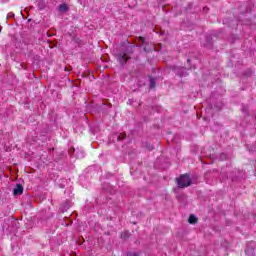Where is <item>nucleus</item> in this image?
I'll list each match as a JSON object with an SVG mask.
<instances>
[{
	"label": "nucleus",
	"mask_w": 256,
	"mask_h": 256,
	"mask_svg": "<svg viewBox=\"0 0 256 256\" xmlns=\"http://www.w3.org/2000/svg\"><path fill=\"white\" fill-rule=\"evenodd\" d=\"M176 183L180 189H183L184 187H189L191 185V177L189 175L184 174L181 175L179 178L176 179Z\"/></svg>",
	"instance_id": "obj_1"
},
{
	"label": "nucleus",
	"mask_w": 256,
	"mask_h": 256,
	"mask_svg": "<svg viewBox=\"0 0 256 256\" xmlns=\"http://www.w3.org/2000/svg\"><path fill=\"white\" fill-rule=\"evenodd\" d=\"M128 57H127V55H122V54H120L119 56H118V61H119V63L121 64V65H124V63H127V61H128Z\"/></svg>",
	"instance_id": "obj_2"
},
{
	"label": "nucleus",
	"mask_w": 256,
	"mask_h": 256,
	"mask_svg": "<svg viewBox=\"0 0 256 256\" xmlns=\"http://www.w3.org/2000/svg\"><path fill=\"white\" fill-rule=\"evenodd\" d=\"M23 193V186L21 184H17L14 188V195H21Z\"/></svg>",
	"instance_id": "obj_3"
},
{
	"label": "nucleus",
	"mask_w": 256,
	"mask_h": 256,
	"mask_svg": "<svg viewBox=\"0 0 256 256\" xmlns=\"http://www.w3.org/2000/svg\"><path fill=\"white\" fill-rule=\"evenodd\" d=\"M197 221V217H195V215H190V217H189V219H188V222L190 223V224H193V223H195Z\"/></svg>",
	"instance_id": "obj_4"
},
{
	"label": "nucleus",
	"mask_w": 256,
	"mask_h": 256,
	"mask_svg": "<svg viewBox=\"0 0 256 256\" xmlns=\"http://www.w3.org/2000/svg\"><path fill=\"white\" fill-rule=\"evenodd\" d=\"M68 7L67 4H61L59 6V11H62L63 13H65V11H67Z\"/></svg>",
	"instance_id": "obj_5"
},
{
	"label": "nucleus",
	"mask_w": 256,
	"mask_h": 256,
	"mask_svg": "<svg viewBox=\"0 0 256 256\" xmlns=\"http://www.w3.org/2000/svg\"><path fill=\"white\" fill-rule=\"evenodd\" d=\"M149 81L151 89H155V78L150 77Z\"/></svg>",
	"instance_id": "obj_6"
},
{
	"label": "nucleus",
	"mask_w": 256,
	"mask_h": 256,
	"mask_svg": "<svg viewBox=\"0 0 256 256\" xmlns=\"http://www.w3.org/2000/svg\"><path fill=\"white\" fill-rule=\"evenodd\" d=\"M129 235H131V233H129V231H125L121 234L122 239H127V237H129Z\"/></svg>",
	"instance_id": "obj_7"
},
{
	"label": "nucleus",
	"mask_w": 256,
	"mask_h": 256,
	"mask_svg": "<svg viewBox=\"0 0 256 256\" xmlns=\"http://www.w3.org/2000/svg\"><path fill=\"white\" fill-rule=\"evenodd\" d=\"M129 256H137V253H128Z\"/></svg>",
	"instance_id": "obj_8"
},
{
	"label": "nucleus",
	"mask_w": 256,
	"mask_h": 256,
	"mask_svg": "<svg viewBox=\"0 0 256 256\" xmlns=\"http://www.w3.org/2000/svg\"><path fill=\"white\" fill-rule=\"evenodd\" d=\"M8 17H15V14L9 13V14H8Z\"/></svg>",
	"instance_id": "obj_9"
},
{
	"label": "nucleus",
	"mask_w": 256,
	"mask_h": 256,
	"mask_svg": "<svg viewBox=\"0 0 256 256\" xmlns=\"http://www.w3.org/2000/svg\"><path fill=\"white\" fill-rule=\"evenodd\" d=\"M140 40L142 41V43H145V40L143 39V37H141Z\"/></svg>",
	"instance_id": "obj_10"
},
{
	"label": "nucleus",
	"mask_w": 256,
	"mask_h": 256,
	"mask_svg": "<svg viewBox=\"0 0 256 256\" xmlns=\"http://www.w3.org/2000/svg\"><path fill=\"white\" fill-rule=\"evenodd\" d=\"M117 139H118V141H121V136H118Z\"/></svg>",
	"instance_id": "obj_11"
},
{
	"label": "nucleus",
	"mask_w": 256,
	"mask_h": 256,
	"mask_svg": "<svg viewBox=\"0 0 256 256\" xmlns=\"http://www.w3.org/2000/svg\"><path fill=\"white\" fill-rule=\"evenodd\" d=\"M221 157H224V159H225L226 155H225V154H222Z\"/></svg>",
	"instance_id": "obj_12"
}]
</instances>
